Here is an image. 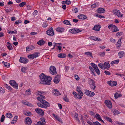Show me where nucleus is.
<instances>
[{
  "label": "nucleus",
  "mask_w": 125,
  "mask_h": 125,
  "mask_svg": "<svg viewBox=\"0 0 125 125\" xmlns=\"http://www.w3.org/2000/svg\"><path fill=\"white\" fill-rule=\"evenodd\" d=\"M39 77L41 82L39 83L46 85L50 84V82L52 79L50 77H48L45 75L43 73H42L40 75Z\"/></svg>",
  "instance_id": "1"
},
{
  "label": "nucleus",
  "mask_w": 125,
  "mask_h": 125,
  "mask_svg": "<svg viewBox=\"0 0 125 125\" xmlns=\"http://www.w3.org/2000/svg\"><path fill=\"white\" fill-rule=\"evenodd\" d=\"M108 27L113 32H116L119 31L117 27L115 25L111 24L108 26Z\"/></svg>",
  "instance_id": "2"
},
{
  "label": "nucleus",
  "mask_w": 125,
  "mask_h": 125,
  "mask_svg": "<svg viewBox=\"0 0 125 125\" xmlns=\"http://www.w3.org/2000/svg\"><path fill=\"white\" fill-rule=\"evenodd\" d=\"M43 104L40 103H37V104L39 107L42 108H46L50 106V104L49 103H47V104L45 103Z\"/></svg>",
  "instance_id": "3"
},
{
  "label": "nucleus",
  "mask_w": 125,
  "mask_h": 125,
  "mask_svg": "<svg viewBox=\"0 0 125 125\" xmlns=\"http://www.w3.org/2000/svg\"><path fill=\"white\" fill-rule=\"evenodd\" d=\"M9 83L13 88H15L16 89H18L17 84L15 81L13 80H10L9 82Z\"/></svg>",
  "instance_id": "4"
},
{
  "label": "nucleus",
  "mask_w": 125,
  "mask_h": 125,
  "mask_svg": "<svg viewBox=\"0 0 125 125\" xmlns=\"http://www.w3.org/2000/svg\"><path fill=\"white\" fill-rule=\"evenodd\" d=\"M85 94L87 95L90 97H93L95 94V93L94 92L89 91L87 90H85Z\"/></svg>",
  "instance_id": "5"
},
{
  "label": "nucleus",
  "mask_w": 125,
  "mask_h": 125,
  "mask_svg": "<svg viewBox=\"0 0 125 125\" xmlns=\"http://www.w3.org/2000/svg\"><path fill=\"white\" fill-rule=\"evenodd\" d=\"M69 31L73 34H75L80 32L82 31L77 29H70Z\"/></svg>",
  "instance_id": "6"
},
{
  "label": "nucleus",
  "mask_w": 125,
  "mask_h": 125,
  "mask_svg": "<svg viewBox=\"0 0 125 125\" xmlns=\"http://www.w3.org/2000/svg\"><path fill=\"white\" fill-rule=\"evenodd\" d=\"M46 33L47 34L50 36H52L54 34V31L52 28L51 27L48 30H47Z\"/></svg>",
  "instance_id": "7"
},
{
  "label": "nucleus",
  "mask_w": 125,
  "mask_h": 125,
  "mask_svg": "<svg viewBox=\"0 0 125 125\" xmlns=\"http://www.w3.org/2000/svg\"><path fill=\"white\" fill-rule=\"evenodd\" d=\"M49 72L52 75H54L55 74V67L52 66L49 68Z\"/></svg>",
  "instance_id": "8"
},
{
  "label": "nucleus",
  "mask_w": 125,
  "mask_h": 125,
  "mask_svg": "<svg viewBox=\"0 0 125 125\" xmlns=\"http://www.w3.org/2000/svg\"><path fill=\"white\" fill-rule=\"evenodd\" d=\"M25 124L28 125H31L32 123L31 119L29 117L26 118L25 120Z\"/></svg>",
  "instance_id": "9"
},
{
  "label": "nucleus",
  "mask_w": 125,
  "mask_h": 125,
  "mask_svg": "<svg viewBox=\"0 0 125 125\" xmlns=\"http://www.w3.org/2000/svg\"><path fill=\"white\" fill-rule=\"evenodd\" d=\"M105 103L106 106L109 108H111L112 107V103L110 101L105 100Z\"/></svg>",
  "instance_id": "10"
},
{
  "label": "nucleus",
  "mask_w": 125,
  "mask_h": 125,
  "mask_svg": "<svg viewBox=\"0 0 125 125\" xmlns=\"http://www.w3.org/2000/svg\"><path fill=\"white\" fill-rule=\"evenodd\" d=\"M35 111L37 113L42 116L44 115V111L42 109L37 108L35 109Z\"/></svg>",
  "instance_id": "11"
},
{
  "label": "nucleus",
  "mask_w": 125,
  "mask_h": 125,
  "mask_svg": "<svg viewBox=\"0 0 125 125\" xmlns=\"http://www.w3.org/2000/svg\"><path fill=\"white\" fill-rule=\"evenodd\" d=\"M19 62L23 63H26L28 62V60L26 58H23L21 57L19 60Z\"/></svg>",
  "instance_id": "12"
},
{
  "label": "nucleus",
  "mask_w": 125,
  "mask_h": 125,
  "mask_svg": "<svg viewBox=\"0 0 125 125\" xmlns=\"http://www.w3.org/2000/svg\"><path fill=\"white\" fill-rule=\"evenodd\" d=\"M108 84L111 86H116L117 84L116 82L113 81H110L107 82Z\"/></svg>",
  "instance_id": "13"
},
{
  "label": "nucleus",
  "mask_w": 125,
  "mask_h": 125,
  "mask_svg": "<svg viewBox=\"0 0 125 125\" xmlns=\"http://www.w3.org/2000/svg\"><path fill=\"white\" fill-rule=\"evenodd\" d=\"M38 56V53H35L32 54L28 55V58L30 59H34Z\"/></svg>",
  "instance_id": "14"
},
{
  "label": "nucleus",
  "mask_w": 125,
  "mask_h": 125,
  "mask_svg": "<svg viewBox=\"0 0 125 125\" xmlns=\"http://www.w3.org/2000/svg\"><path fill=\"white\" fill-rule=\"evenodd\" d=\"M37 99L42 104H44L45 103V104H47V103H49L45 100L42 99L40 97H37Z\"/></svg>",
  "instance_id": "15"
},
{
  "label": "nucleus",
  "mask_w": 125,
  "mask_h": 125,
  "mask_svg": "<svg viewBox=\"0 0 125 125\" xmlns=\"http://www.w3.org/2000/svg\"><path fill=\"white\" fill-rule=\"evenodd\" d=\"M105 10L104 8H99L97 10V12L99 13H104L105 12Z\"/></svg>",
  "instance_id": "16"
},
{
  "label": "nucleus",
  "mask_w": 125,
  "mask_h": 125,
  "mask_svg": "<svg viewBox=\"0 0 125 125\" xmlns=\"http://www.w3.org/2000/svg\"><path fill=\"white\" fill-rule=\"evenodd\" d=\"M60 75L59 74L57 75L55 77V83H58L60 80Z\"/></svg>",
  "instance_id": "17"
},
{
  "label": "nucleus",
  "mask_w": 125,
  "mask_h": 125,
  "mask_svg": "<svg viewBox=\"0 0 125 125\" xmlns=\"http://www.w3.org/2000/svg\"><path fill=\"white\" fill-rule=\"evenodd\" d=\"M101 27L100 25H95L93 28L92 29L95 31H99L100 30V28Z\"/></svg>",
  "instance_id": "18"
},
{
  "label": "nucleus",
  "mask_w": 125,
  "mask_h": 125,
  "mask_svg": "<svg viewBox=\"0 0 125 125\" xmlns=\"http://www.w3.org/2000/svg\"><path fill=\"white\" fill-rule=\"evenodd\" d=\"M73 94L74 95L75 98L77 99H80L82 98V97L80 96L78 94H77L75 92H73Z\"/></svg>",
  "instance_id": "19"
},
{
  "label": "nucleus",
  "mask_w": 125,
  "mask_h": 125,
  "mask_svg": "<svg viewBox=\"0 0 125 125\" xmlns=\"http://www.w3.org/2000/svg\"><path fill=\"white\" fill-rule=\"evenodd\" d=\"M77 17L79 19H85L87 18V17L85 15L83 14L79 15Z\"/></svg>",
  "instance_id": "20"
},
{
  "label": "nucleus",
  "mask_w": 125,
  "mask_h": 125,
  "mask_svg": "<svg viewBox=\"0 0 125 125\" xmlns=\"http://www.w3.org/2000/svg\"><path fill=\"white\" fill-rule=\"evenodd\" d=\"M45 43V42L43 39H41L39 40L37 42L38 44L41 46L43 45Z\"/></svg>",
  "instance_id": "21"
},
{
  "label": "nucleus",
  "mask_w": 125,
  "mask_h": 125,
  "mask_svg": "<svg viewBox=\"0 0 125 125\" xmlns=\"http://www.w3.org/2000/svg\"><path fill=\"white\" fill-rule=\"evenodd\" d=\"M104 65V69H107L108 68L110 67V65L109 63L108 62H105Z\"/></svg>",
  "instance_id": "22"
},
{
  "label": "nucleus",
  "mask_w": 125,
  "mask_h": 125,
  "mask_svg": "<svg viewBox=\"0 0 125 125\" xmlns=\"http://www.w3.org/2000/svg\"><path fill=\"white\" fill-rule=\"evenodd\" d=\"M124 54V52L122 51H119L118 53V55L120 58H121L123 57Z\"/></svg>",
  "instance_id": "23"
},
{
  "label": "nucleus",
  "mask_w": 125,
  "mask_h": 125,
  "mask_svg": "<svg viewBox=\"0 0 125 125\" xmlns=\"http://www.w3.org/2000/svg\"><path fill=\"white\" fill-rule=\"evenodd\" d=\"M103 117L104 119L112 123L113 122L111 118L108 117L107 116H104Z\"/></svg>",
  "instance_id": "24"
},
{
  "label": "nucleus",
  "mask_w": 125,
  "mask_h": 125,
  "mask_svg": "<svg viewBox=\"0 0 125 125\" xmlns=\"http://www.w3.org/2000/svg\"><path fill=\"white\" fill-rule=\"evenodd\" d=\"M77 91L78 92L79 94L81 96H83V94L81 91V88L78 87H77Z\"/></svg>",
  "instance_id": "25"
},
{
  "label": "nucleus",
  "mask_w": 125,
  "mask_h": 125,
  "mask_svg": "<svg viewBox=\"0 0 125 125\" xmlns=\"http://www.w3.org/2000/svg\"><path fill=\"white\" fill-rule=\"evenodd\" d=\"M7 45H6L7 47V48L9 49V50H12L13 49V47L11 44L9 42H7Z\"/></svg>",
  "instance_id": "26"
},
{
  "label": "nucleus",
  "mask_w": 125,
  "mask_h": 125,
  "mask_svg": "<svg viewBox=\"0 0 125 125\" xmlns=\"http://www.w3.org/2000/svg\"><path fill=\"white\" fill-rule=\"evenodd\" d=\"M122 95L120 94H119L117 93H116L114 95V97L115 99H117L118 97H121Z\"/></svg>",
  "instance_id": "27"
},
{
  "label": "nucleus",
  "mask_w": 125,
  "mask_h": 125,
  "mask_svg": "<svg viewBox=\"0 0 125 125\" xmlns=\"http://www.w3.org/2000/svg\"><path fill=\"white\" fill-rule=\"evenodd\" d=\"M55 119L59 122L62 123H63L62 119L59 116L55 115Z\"/></svg>",
  "instance_id": "28"
},
{
  "label": "nucleus",
  "mask_w": 125,
  "mask_h": 125,
  "mask_svg": "<svg viewBox=\"0 0 125 125\" xmlns=\"http://www.w3.org/2000/svg\"><path fill=\"white\" fill-rule=\"evenodd\" d=\"M66 55L63 53H60L58 55V56L59 58H65L66 57Z\"/></svg>",
  "instance_id": "29"
},
{
  "label": "nucleus",
  "mask_w": 125,
  "mask_h": 125,
  "mask_svg": "<svg viewBox=\"0 0 125 125\" xmlns=\"http://www.w3.org/2000/svg\"><path fill=\"white\" fill-rule=\"evenodd\" d=\"M119 61V60L117 59L111 62V64L112 66L114 64H118Z\"/></svg>",
  "instance_id": "30"
},
{
  "label": "nucleus",
  "mask_w": 125,
  "mask_h": 125,
  "mask_svg": "<svg viewBox=\"0 0 125 125\" xmlns=\"http://www.w3.org/2000/svg\"><path fill=\"white\" fill-rule=\"evenodd\" d=\"M56 30L58 32H62L64 31V29L63 28H58L56 29Z\"/></svg>",
  "instance_id": "31"
},
{
  "label": "nucleus",
  "mask_w": 125,
  "mask_h": 125,
  "mask_svg": "<svg viewBox=\"0 0 125 125\" xmlns=\"http://www.w3.org/2000/svg\"><path fill=\"white\" fill-rule=\"evenodd\" d=\"M61 44L60 43H55V46H57V45H59V46H57V49L60 50L61 49V47L60 46L61 45Z\"/></svg>",
  "instance_id": "32"
},
{
  "label": "nucleus",
  "mask_w": 125,
  "mask_h": 125,
  "mask_svg": "<svg viewBox=\"0 0 125 125\" xmlns=\"http://www.w3.org/2000/svg\"><path fill=\"white\" fill-rule=\"evenodd\" d=\"M95 118L98 120L99 121L100 120H102L101 116L100 115L98 114H96L95 115Z\"/></svg>",
  "instance_id": "33"
},
{
  "label": "nucleus",
  "mask_w": 125,
  "mask_h": 125,
  "mask_svg": "<svg viewBox=\"0 0 125 125\" xmlns=\"http://www.w3.org/2000/svg\"><path fill=\"white\" fill-rule=\"evenodd\" d=\"M122 38H120L118 40V41L117 42V46L118 47H119L120 46L121 44V39H122Z\"/></svg>",
  "instance_id": "34"
},
{
  "label": "nucleus",
  "mask_w": 125,
  "mask_h": 125,
  "mask_svg": "<svg viewBox=\"0 0 125 125\" xmlns=\"http://www.w3.org/2000/svg\"><path fill=\"white\" fill-rule=\"evenodd\" d=\"M63 23L67 25H71V24L70 23V22L68 20H65L63 21Z\"/></svg>",
  "instance_id": "35"
},
{
  "label": "nucleus",
  "mask_w": 125,
  "mask_h": 125,
  "mask_svg": "<svg viewBox=\"0 0 125 125\" xmlns=\"http://www.w3.org/2000/svg\"><path fill=\"white\" fill-rule=\"evenodd\" d=\"M89 69H90V70L91 71L92 73L95 76V72L94 71V69L91 66H90L89 67Z\"/></svg>",
  "instance_id": "36"
},
{
  "label": "nucleus",
  "mask_w": 125,
  "mask_h": 125,
  "mask_svg": "<svg viewBox=\"0 0 125 125\" xmlns=\"http://www.w3.org/2000/svg\"><path fill=\"white\" fill-rule=\"evenodd\" d=\"M2 63L4 64L5 66L6 67H9L10 66V64L6 62L3 61L2 62Z\"/></svg>",
  "instance_id": "37"
},
{
  "label": "nucleus",
  "mask_w": 125,
  "mask_h": 125,
  "mask_svg": "<svg viewBox=\"0 0 125 125\" xmlns=\"http://www.w3.org/2000/svg\"><path fill=\"white\" fill-rule=\"evenodd\" d=\"M61 95V93L57 89H55V95L56 96H59Z\"/></svg>",
  "instance_id": "38"
},
{
  "label": "nucleus",
  "mask_w": 125,
  "mask_h": 125,
  "mask_svg": "<svg viewBox=\"0 0 125 125\" xmlns=\"http://www.w3.org/2000/svg\"><path fill=\"white\" fill-rule=\"evenodd\" d=\"M94 70L97 74L98 75H99L100 74V72L98 69V68L97 67L96 69H94Z\"/></svg>",
  "instance_id": "39"
},
{
  "label": "nucleus",
  "mask_w": 125,
  "mask_h": 125,
  "mask_svg": "<svg viewBox=\"0 0 125 125\" xmlns=\"http://www.w3.org/2000/svg\"><path fill=\"white\" fill-rule=\"evenodd\" d=\"M90 88L92 89L93 90H94L95 89L96 86L95 85V84H92L90 85Z\"/></svg>",
  "instance_id": "40"
},
{
  "label": "nucleus",
  "mask_w": 125,
  "mask_h": 125,
  "mask_svg": "<svg viewBox=\"0 0 125 125\" xmlns=\"http://www.w3.org/2000/svg\"><path fill=\"white\" fill-rule=\"evenodd\" d=\"M33 47H31L30 46H28L26 47V51H29L30 50H32L33 49Z\"/></svg>",
  "instance_id": "41"
},
{
  "label": "nucleus",
  "mask_w": 125,
  "mask_h": 125,
  "mask_svg": "<svg viewBox=\"0 0 125 125\" xmlns=\"http://www.w3.org/2000/svg\"><path fill=\"white\" fill-rule=\"evenodd\" d=\"M6 116L8 118H10L12 117V115L11 113H7L6 115Z\"/></svg>",
  "instance_id": "42"
},
{
  "label": "nucleus",
  "mask_w": 125,
  "mask_h": 125,
  "mask_svg": "<svg viewBox=\"0 0 125 125\" xmlns=\"http://www.w3.org/2000/svg\"><path fill=\"white\" fill-rule=\"evenodd\" d=\"M112 111L114 114V115H118L119 113V111L116 110H112Z\"/></svg>",
  "instance_id": "43"
},
{
  "label": "nucleus",
  "mask_w": 125,
  "mask_h": 125,
  "mask_svg": "<svg viewBox=\"0 0 125 125\" xmlns=\"http://www.w3.org/2000/svg\"><path fill=\"white\" fill-rule=\"evenodd\" d=\"M89 84L90 85H92V84H95V83L92 79H89Z\"/></svg>",
  "instance_id": "44"
},
{
  "label": "nucleus",
  "mask_w": 125,
  "mask_h": 125,
  "mask_svg": "<svg viewBox=\"0 0 125 125\" xmlns=\"http://www.w3.org/2000/svg\"><path fill=\"white\" fill-rule=\"evenodd\" d=\"M26 93L28 95H30L31 94V89H28L26 90Z\"/></svg>",
  "instance_id": "45"
},
{
  "label": "nucleus",
  "mask_w": 125,
  "mask_h": 125,
  "mask_svg": "<svg viewBox=\"0 0 125 125\" xmlns=\"http://www.w3.org/2000/svg\"><path fill=\"white\" fill-rule=\"evenodd\" d=\"M85 54L87 55H89L91 57H93L92 53L90 52H87L85 53Z\"/></svg>",
  "instance_id": "46"
},
{
  "label": "nucleus",
  "mask_w": 125,
  "mask_h": 125,
  "mask_svg": "<svg viewBox=\"0 0 125 125\" xmlns=\"http://www.w3.org/2000/svg\"><path fill=\"white\" fill-rule=\"evenodd\" d=\"M73 12L75 13H77L78 11V9L77 8H75L72 9Z\"/></svg>",
  "instance_id": "47"
},
{
  "label": "nucleus",
  "mask_w": 125,
  "mask_h": 125,
  "mask_svg": "<svg viewBox=\"0 0 125 125\" xmlns=\"http://www.w3.org/2000/svg\"><path fill=\"white\" fill-rule=\"evenodd\" d=\"M98 4L97 3H95L91 5V7L93 8H95L96 7L98 6Z\"/></svg>",
  "instance_id": "48"
},
{
  "label": "nucleus",
  "mask_w": 125,
  "mask_h": 125,
  "mask_svg": "<svg viewBox=\"0 0 125 125\" xmlns=\"http://www.w3.org/2000/svg\"><path fill=\"white\" fill-rule=\"evenodd\" d=\"M116 15L118 17H122L123 16V14H122L120 12L119 10V11L117 12V13Z\"/></svg>",
  "instance_id": "49"
},
{
  "label": "nucleus",
  "mask_w": 125,
  "mask_h": 125,
  "mask_svg": "<svg viewBox=\"0 0 125 125\" xmlns=\"http://www.w3.org/2000/svg\"><path fill=\"white\" fill-rule=\"evenodd\" d=\"M98 54L101 57H104L105 55V52H100Z\"/></svg>",
  "instance_id": "50"
},
{
  "label": "nucleus",
  "mask_w": 125,
  "mask_h": 125,
  "mask_svg": "<svg viewBox=\"0 0 125 125\" xmlns=\"http://www.w3.org/2000/svg\"><path fill=\"white\" fill-rule=\"evenodd\" d=\"M26 4V2H23L21 3H20L19 4V6L21 7H22L25 4Z\"/></svg>",
  "instance_id": "51"
},
{
  "label": "nucleus",
  "mask_w": 125,
  "mask_h": 125,
  "mask_svg": "<svg viewBox=\"0 0 125 125\" xmlns=\"http://www.w3.org/2000/svg\"><path fill=\"white\" fill-rule=\"evenodd\" d=\"M27 70V68L26 67H22L21 69V71L23 73H26V71Z\"/></svg>",
  "instance_id": "52"
},
{
  "label": "nucleus",
  "mask_w": 125,
  "mask_h": 125,
  "mask_svg": "<svg viewBox=\"0 0 125 125\" xmlns=\"http://www.w3.org/2000/svg\"><path fill=\"white\" fill-rule=\"evenodd\" d=\"M78 114L76 113H75L74 115V117L76 119V120L79 121V119L78 117Z\"/></svg>",
  "instance_id": "53"
},
{
  "label": "nucleus",
  "mask_w": 125,
  "mask_h": 125,
  "mask_svg": "<svg viewBox=\"0 0 125 125\" xmlns=\"http://www.w3.org/2000/svg\"><path fill=\"white\" fill-rule=\"evenodd\" d=\"M5 92V90L1 87H0V92L1 93H4Z\"/></svg>",
  "instance_id": "54"
},
{
  "label": "nucleus",
  "mask_w": 125,
  "mask_h": 125,
  "mask_svg": "<svg viewBox=\"0 0 125 125\" xmlns=\"http://www.w3.org/2000/svg\"><path fill=\"white\" fill-rule=\"evenodd\" d=\"M98 65L100 68L102 69H103V68L104 67V64L101 63H99Z\"/></svg>",
  "instance_id": "55"
},
{
  "label": "nucleus",
  "mask_w": 125,
  "mask_h": 125,
  "mask_svg": "<svg viewBox=\"0 0 125 125\" xmlns=\"http://www.w3.org/2000/svg\"><path fill=\"white\" fill-rule=\"evenodd\" d=\"M91 65L93 67L94 69H96L97 67L96 65L93 63H92L91 64Z\"/></svg>",
  "instance_id": "56"
},
{
  "label": "nucleus",
  "mask_w": 125,
  "mask_h": 125,
  "mask_svg": "<svg viewBox=\"0 0 125 125\" xmlns=\"http://www.w3.org/2000/svg\"><path fill=\"white\" fill-rule=\"evenodd\" d=\"M96 16L98 17L99 18H105V17L104 16H102L101 15H98V14H97V15H96Z\"/></svg>",
  "instance_id": "57"
},
{
  "label": "nucleus",
  "mask_w": 125,
  "mask_h": 125,
  "mask_svg": "<svg viewBox=\"0 0 125 125\" xmlns=\"http://www.w3.org/2000/svg\"><path fill=\"white\" fill-rule=\"evenodd\" d=\"M104 73L106 75H109L111 74V73L110 72L106 70L104 71Z\"/></svg>",
  "instance_id": "58"
},
{
  "label": "nucleus",
  "mask_w": 125,
  "mask_h": 125,
  "mask_svg": "<svg viewBox=\"0 0 125 125\" xmlns=\"http://www.w3.org/2000/svg\"><path fill=\"white\" fill-rule=\"evenodd\" d=\"M5 118V116L4 115H2L1 117L0 121L2 122H3L4 121Z\"/></svg>",
  "instance_id": "59"
},
{
  "label": "nucleus",
  "mask_w": 125,
  "mask_h": 125,
  "mask_svg": "<svg viewBox=\"0 0 125 125\" xmlns=\"http://www.w3.org/2000/svg\"><path fill=\"white\" fill-rule=\"evenodd\" d=\"M25 114L27 116H30L31 115V113L29 112H26Z\"/></svg>",
  "instance_id": "60"
},
{
  "label": "nucleus",
  "mask_w": 125,
  "mask_h": 125,
  "mask_svg": "<svg viewBox=\"0 0 125 125\" xmlns=\"http://www.w3.org/2000/svg\"><path fill=\"white\" fill-rule=\"evenodd\" d=\"M5 86L9 90H11V88L9 86H8L7 84L5 85Z\"/></svg>",
  "instance_id": "61"
},
{
  "label": "nucleus",
  "mask_w": 125,
  "mask_h": 125,
  "mask_svg": "<svg viewBox=\"0 0 125 125\" xmlns=\"http://www.w3.org/2000/svg\"><path fill=\"white\" fill-rule=\"evenodd\" d=\"M17 31L16 30H14L13 31H9V34H12L13 33H17Z\"/></svg>",
  "instance_id": "62"
},
{
  "label": "nucleus",
  "mask_w": 125,
  "mask_h": 125,
  "mask_svg": "<svg viewBox=\"0 0 125 125\" xmlns=\"http://www.w3.org/2000/svg\"><path fill=\"white\" fill-rule=\"evenodd\" d=\"M118 11H119V10H118L117 9L114 10L113 11V13L115 14L117 13V12Z\"/></svg>",
  "instance_id": "63"
},
{
  "label": "nucleus",
  "mask_w": 125,
  "mask_h": 125,
  "mask_svg": "<svg viewBox=\"0 0 125 125\" xmlns=\"http://www.w3.org/2000/svg\"><path fill=\"white\" fill-rule=\"evenodd\" d=\"M122 32H119L117 33H116V35L117 36H120L122 35Z\"/></svg>",
  "instance_id": "64"
}]
</instances>
